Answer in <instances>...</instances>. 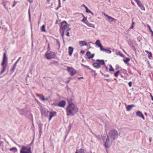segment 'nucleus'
<instances>
[{
	"instance_id": "32",
	"label": "nucleus",
	"mask_w": 153,
	"mask_h": 153,
	"mask_svg": "<svg viewBox=\"0 0 153 153\" xmlns=\"http://www.w3.org/2000/svg\"><path fill=\"white\" fill-rule=\"evenodd\" d=\"M105 51L107 53H111V51L110 50L108 49H106L105 50Z\"/></svg>"
},
{
	"instance_id": "13",
	"label": "nucleus",
	"mask_w": 153,
	"mask_h": 153,
	"mask_svg": "<svg viewBox=\"0 0 153 153\" xmlns=\"http://www.w3.org/2000/svg\"><path fill=\"white\" fill-rule=\"evenodd\" d=\"M66 105V102L64 100H62L59 102L58 105L59 107H64Z\"/></svg>"
},
{
	"instance_id": "26",
	"label": "nucleus",
	"mask_w": 153,
	"mask_h": 153,
	"mask_svg": "<svg viewBox=\"0 0 153 153\" xmlns=\"http://www.w3.org/2000/svg\"><path fill=\"white\" fill-rule=\"evenodd\" d=\"M119 73H120V71H118L117 72H116L114 73V75L116 77H117L118 76V75L119 74Z\"/></svg>"
},
{
	"instance_id": "34",
	"label": "nucleus",
	"mask_w": 153,
	"mask_h": 153,
	"mask_svg": "<svg viewBox=\"0 0 153 153\" xmlns=\"http://www.w3.org/2000/svg\"><path fill=\"white\" fill-rule=\"evenodd\" d=\"M56 42L57 45H58L59 47V48L60 47V42L58 40L56 39Z\"/></svg>"
},
{
	"instance_id": "17",
	"label": "nucleus",
	"mask_w": 153,
	"mask_h": 153,
	"mask_svg": "<svg viewBox=\"0 0 153 153\" xmlns=\"http://www.w3.org/2000/svg\"><path fill=\"white\" fill-rule=\"evenodd\" d=\"M79 45L81 46H87L88 45L87 42L85 41H80L79 42Z\"/></svg>"
},
{
	"instance_id": "62",
	"label": "nucleus",
	"mask_w": 153,
	"mask_h": 153,
	"mask_svg": "<svg viewBox=\"0 0 153 153\" xmlns=\"http://www.w3.org/2000/svg\"><path fill=\"white\" fill-rule=\"evenodd\" d=\"M132 4H133V5H135V4H134V3L133 2H132Z\"/></svg>"
},
{
	"instance_id": "16",
	"label": "nucleus",
	"mask_w": 153,
	"mask_h": 153,
	"mask_svg": "<svg viewBox=\"0 0 153 153\" xmlns=\"http://www.w3.org/2000/svg\"><path fill=\"white\" fill-rule=\"evenodd\" d=\"M7 65H1L2 66V69L1 70V71L0 73V74H2L5 71L6 69V68L7 66Z\"/></svg>"
},
{
	"instance_id": "43",
	"label": "nucleus",
	"mask_w": 153,
	"mask_h": 153,
	"mask_svg": "<svg viewBox=\"0 0 153 153\" xmlns=\"http://www.w3.org/2000/svg\"><path fill=\"white\" fill-rule=\"evenodd\" d=\"M17 64V63L16 62H15V64H14V65H13V67L15 68H16V65Z\"/></svg>"
},
{
	"instance_id": "60",
	"label": "nucleus",
	"mask_w": 153,
	"mask_h": 153,
	"mask_svg": "<svg viewBox=\"0 0 153 153\" xmlns=\"http://www.w3.org/2000/svg\"><path fill=\"white\" fill-rule=\"evenodd\" d=\"M122 50H123V51L126 54H127L126 52L123 49H122Z\"/></svg>"
},
{
	"instance_id": "38",
	"label": "nucleus",
	"mask_w": 153,
	"mask_h": 153,
	"mask_svg": "<svg viewBox=\"0 0 153 153\" xmlns=\"http://www.w3.org/2000/svg\"><path fill=\"white\" fill-rule=\"evenodd\" d=\"M15 68L14 67H13L10 70V71L12 72V73H13L15 70Z\"/></svg>"
},
{
	"instance_id": "14",
	"label": "nucleus",
	"mask_w": 153,
	"mask_h": 153,
	"mask_svg": "<svg viewBox=\"0 0 153 153\" xmlns=\"http://www.w3.org/2000/svg\"><path fill=\"white\" fill-rule=\"evenodd\" d=\"M137 116L142 117L143 120H145V117L142 113L140 111H138L136 113Z\"/></svg>"
},
{
	"instance_id": "57",
	"label": "nucleus",
	"mask_w": 153,
	"mask_h": 153,
	"mask_svg": "<svg viewBox=\"0 0 153 153\" xmlns=\"http://www.w3.org/2000/svg\"><path fill=\"white\" fill-rule=\"evenodd\" d=\"M85 8V7H86L84 4L82 5Z\"/></svg>"
},
{
	"instance_id": "55",
	"label": "nucleus",
	"mask_w": 153,
	"mask_h": 153,
	"mask_svg": "<svg viewBox=\"0 0 153 153\" xmlns=\"http://www.w3.org/2000/svg\"><path fill=\"white\" fill-rule=\"evenodd\" d=\"M52 105H54L55 106H56L58 105L57 104H54V103L52 104Z\"/></svg>"
},
{
	"instance_id": "7",
	"label": "nucleus",
	"mask_w": 153,
	"mask_h": 153,
	"mask_svg": "<svg viewBox=\"0 0 153 153\" xmlns=\"http://www.w3.org/2000/svg\"><path fill=\"white\" fill-rule=\"evenodd\" d=\"M45 55L46 57L48 59L54 58L56 56L55 54L52 52L49 53L47 52L46 53Z\"/></svg>"
},
{
	"instance_id": "29",
	"label": "nucleus",
	"mask_w": 153,
	"mask_h": 153,
	"mask_svg": "<svg viewBox=\"0 0 153 153\" xmlns=\"http://www.w3.org/2000/svg\"><path fill=\"white\" fill-rule=\"evenodd\" d=\"M148 57L150 59H151L152 57V53L151 52H150L148 54Z\"/></svg>"
},
{
	"instance_id": "54",
	"label": "nucleus",
	"mask_w": 153,
	"mask_h": 153,
	"mask_svg": "<svg viewBox=\"0 0 153 153\" xmlns=\"http://www.w3.org/2000/svg\"><path fill=\"white\" fill-rule=\"evenodd\" d=\"M134 23H135L134 22H132V25H134Z\"/></svg>"
},
{
	"instance_id": "2",
	"label": "nucleus",
	"mask_w": 153,
	"mask_h": 153,
	"mask_svg": "<svg viewBox=\"0 0 153 153\" xmlns=\"http://www.w3.org/2000/svg\"><path fill=\"white\" fill-rule=\"evenodd\" d=\"M70 29V28L69 27V25L66 22L64 21L61 23L60 30V32L62 33V36L63 42H64L63 37L64 33L65 31H69Z\"/></svg>"
},
{
	"instance_id": "39",
	"label": "nucleus",
	"mask_w": 153,
	"mask_h": 153,
	"mask_svg": "<svg viewBox=\"0 0 153 153\" xmlns=\"http://www.w3.org/2000/svg\"><path fill=\"white\" fill-rule=\"evenodd\" d=\"M3 142L2 141H0V146L3 147Z\"/></svg>"
},
{
	"instance_id": "40",
	"label": "nucleus",
	"mask_w": 153,
	"mask_h": 153,
	"mask_svg": "<svg viewBox=\"0 0 153 153\" xmlns=\"http://www.w3.org/2000/svg\"><path fill=\"white\" fill-rule=\"evenodd\" d=\"M128 85L130 87H131L132 86V82H130L128 83Z\"/></svg>"
},
{
	"instance_id": "35",
	"label": "nucleus",
	"mask_w": 153,
	"mask_h": 153,
	"mask_svg": "<svg viewBox=\"0 0 153 153\" xmlns=\"http://www.w3.org/2000/svg\"><path fill=\"white\" fill-rule=\"evenodd\" d=\"M86 12L87 13H90L91 12V10H89L87 7H85Z\"/></svg>"
},
{
	"instance_id": "19",
	"label": "nucleus",
	"mask_w": 153,
	"mask_h": 153,
	"mask_svg": "<svg viewBox=\"0 0 153 153\" xmlns=\"http://www.w3.org/2000/svg\"><path fill=\"white\" fill-rule=\"evenodd\" d=\"M85 149L82 148H81L80 149H77L75 153H85Z\"/></svg>"
},
{
	"instance_id": "53",
	"label": "nucleus",
	"mask_w": 153,
	"mask_h": 153,
	"mask_svg": "<svg viewBox=\"0 0 153 153\" xmlns=\"http://www.w3.org/2000/svg\"><path fill=\"white\" fill-rule=\"evenodd\" d=\"M149 141L150 142H151V141H152V138H150L149 140Z\"/></svg>"
},
{
	"instance_id": "52",
	"label": "nucleus",
	"mask_w": 153,
	"mask_h": 153,
	"mask_svg": "<svg viewBox=\"0 0 153 153\" xmlns=\"http://www.w3.org/2000/svg\"><path fill=\"white\" fill-rule=\"evenodd\" d=\"M90 13H91V14L93 16H94V13L91 11V12Z\"/></svg>"
},
{
	"instance_id": "48",
	"label": "nucleus",
	"mask_w": 153,
	"mask_h": 153,
	"mask_svg": "<svg viewBox=\"0 0 153 153\" xmlns=\"http://www.w3.org/2000/svg\"><path fill=\"white\" fill-rule=\"evenodd\" d=\"M27 0L30 3H32L33 2V0Z\"/></svg>"
},
{
	"instance_id": "24",
	"label": "nucleus",
	"mask_w": 153,
	"mask_h": 153,
	"mask_svg": "<svg viewBox=\"0 0 153 153\" xmlns=\"http://www.w3.org/2000/svg\"><path fill=\"white\" fill-rule=\"evenodd\" d=\"M38 96L39 97L40 99L44 101L45 100V99L44 96L42 94L38 95Z\"/></svg>"
},
{
	"instance_id": "51",
	"label": "nucleus",
	"mask_w": 153,
	"mask_h": 153,
	"mask_svg": "<svg viewBox=\"0 0 153 153\" xmlns=\"http://www.w3.org/2000/svg\"><path fill=\"white\" fill-rule=\"evenodd\" d=\"M145 52H146L147 53H148V54L150 52H149V51H147V50H145Z\"/></svg>"
},
{
	"instance_id": "12",
	"label": "nucleus",
	"mask_w": 153,
	"mask_h": 153,
	"mask_svg": "<svg viewBox=\"0 0 153 153\" xmlns=\"http://www.w3.org/2000/svg\"><path fill=\"white\" fill-rule=\"evenodd\" d=\"M19 112L21 114L25 115L29 113V111L27 109L25 108L20 110Z\"/></svg>"
},
{
	"instance_id": "1",
	"label": "nucleus",
	"mask_w": 153,
	"mask_h": 153,
	"mask_svg": "<svg viewBox=\"0 0 153 153\" xmlns=\"http://www.w3.org/2000/svg\"><path fill=\"white\" fill-rule=\"evenodd\" d=\"M66 111L67 116H73L78 111V108L74 104L71 103L67 107Z\"/></svg>"
},
{
	"instance_id": "6",
	"label": "nucleus",
	"mask_w": 153,
	"mask_h": 153,
	"mask_svg": "<svg viewBox=\"0 0 153 153\" xmlns=\"http://www.w3.org/2000/svg\"><path fill=\"white\" fill-rule=\"evenodd\" d=\"M114 141L111 138H110L108 136L107 138L106 139V140L105 142V146L106 148H108L111 145L112 143Z\"/></svg>"
},
{
	"instance_id": "15",
	"label": "nucleus",
	"mask_w": 153,
	"mask_h": 153,
	"mask_svg": "<svg viewBox=\"0 0 153 153\" xmlns=\"http://www.w3.org/2000/svg\"><path fill=\"white\" fill-rule=\"evenodd\" d=\"M136 3L138 6H139L142 10H145V8L143 5L141 3L140 1L139 0L137 1Z\"/></svg>"
},
{
	"instance_id": "27",
	"label": "nucleus",
	"mask_w": 153,
	"mask_h": 153,
	"mask_svg": "<svg viewBox=\"0 0 153 153\" xmlns=\"http://www.w3.org/2000/svg\"><path fill=\"white\" fill-rule=\"evenodd\" d=\"M45 26L44 25H43L42 26V27L41 28V31L42 32H46V30H45Z\"/></svg>"
},
{
	"instance_id": "37",
	"label": "nucleus",
	"mask_w": 153,
	"mask_h": 153,
	"mask_svg": "<svg viewBox=\"0 0 153 153\" xmlns=\"http://www.w3.org/2000/svg\"><path fill=\"white\" fill-rule=\"evenodd\" d=\"M100 50L101 51H105V49L102 46L101 47H100Z\"/></svg>"
},
{
	"instance_id": "31",
	"label": "nucleus",
	"mask_w": 153,
	"mask_h": 153,
	"mask_svg": "<svg viewBox=\"0 0 153 153\" xmlns=\"http://www.w3.org/2000/svg\"><path fill=\"white\" fill-rule=\"evenodd\" d=\"M117 55H120L121 56L124 57L122 53L120 52H119L118 53H116Z\"/></svg>"
},
{
	"instance_id": "59",
	"label": "nucleus",
	"mask_w": 153,
	"mask_h": 153,
	"mask_svg": "<svg viewBox=\"0 0 153 153\" xmlns=\"http://www.w3.org/2000/svg\"><path fill=\"white\" fill-rule=\"evenodd\" d=\"M59 5H61V2H60V1H59Z\"/></svg>"
},
{
	"instance_id": "9",
	"label": "nucleus",
	"mask_w": 153,
	"mask_h": 153,
	"mask_svg": "<svg viewBox=\"0 0 153 153\" xmlns=\"http://www.w3.org/2000/svg\"><path fill=\"white\" fill-rule=\"evenodd\" d=\"M67 70L71 76H73L76 74V71L74 68L69 67H67Z\"/></svg>"
},
{
	"instance_id": "33",
	"label": "nucleus",
	"mask_w": 153,
	"mask_h": 153,
	"mask_svg": "<svg viewBox=\"0 0 153 153\" xmlns=\"http://www.w3.org/2000/svg\"><path fill=\"white\" fill-rule=\"evenodd\" d=\"M83 16H84V18H83L82 19V21L83 22H84L85 23V22H86V20L87 19L86 18H85L84 16L83 15Z\"/></svg>"
},
{
	"instance_id": "36",
	"label": "nucleus",
	"mask_w": 153,
	"mask_h": 153,
	"mask_svg": "<svg viewBox=\"0 0 153 153\" xmlns=\"http://www.w3.org/2000/svg\"><path fill=\"white\" fill-rule=\"evenodd\" d=\"M110 68L109 69V71H114V69L113 68L112 66L111 65H110Z\"/></svg>"
},
{
	"instance_id": "22",
	"label": "nucleus",
	"mask_w": 153,
	"mask_h": 153,
	"mask_svg": "<svg viewBox=\"0 0 153 153\" xmlns=\"http://www.w3.org/2000/svg\"><path fill=\"white\" fill-rule=\"evenodd\" d=\"M95 44L100 48L102 46L99 40H97L95 42Z\"/></svg>"
},
{
	"instance_id": "61",
	"label": "nucleus",
	"mask_w": 153,
	"mask_h": 153,
	"mask_svg": "<svg viewBox=\"0 0 153 153\" xmlns=\"http://www.w3.org/2000/svg\"><path fill=\"white\" fill-rule=\"evenodd\" d=\"M28 14H30V9H29V11H28Z\"/></svg>"
},
{
	"instance_id": "45",
	"label": "nucleus",
	"mask_w": 153,
	"mask_h": 153,
	"mask_svg": "<svg viewBox=\"0 0 153 153\" xmlns=\"http://www.w3.org/2000/svg\"><path fill=\"white\" fill-rule=\"evenodd\" d=\"M147 26H148V27H149V30H150V31L151 32V31H152V30H151V27H150V26L149 25H147Z\"/></svg>"
},
{
	"instance_id": "3",
	"label": "nucleus",
	"mask_w": 153,
	"mask_h": 153,
	"mask_svg": "<svg viewBox=\"0 0 153 153\" xmlns=\"http://www.w3.org/2000/svg\"><path fill=\"white\" fill-rule=\"evenodd\" d=\"M41 114L42 115H45L46 116L48 115L49 116V120L50 121L52 118L56 115L55 112H49L47 110L42 108L41 109Z\"/></svg>"
},
{
	"instance_id": "10",
	"label": "nucleus",
	"mask_w": 153,
	"mask_h": 153,
	"mask_svg": "<svg viewBox=\"0 0 153 153\" xmlns=\"http://www.w3.org/2000/svg\"><path fill=\"white\" fill-rule=\"evenodd\" d=\"M7 65V59L5 53L4 54L3 61L1 64V65Z\"/></svg>"
},
{
	"instance_id": "42",
	"label": "nucleus",
	"mask_w": 153,
	"mask_h": 153,
	"mask_svg": "<svg viewBox=\"0 0 153 153\" xmlns=\"http://www.w3.org/2000/svg\"><path fill=\"white\" fill-rule=\"evenodd\" d=\"M91 72H94V74L96 76L97 75V74L96 73L95 71H94V70H93L92 69H91Z\"/></svg>"
},
{
	"instance_id": "46",
	"label": "nucleus",
	"mask_w": 153,
	"mask_h": 153,
	"mask_svg": "<svg viewBox=\"0 0 153 153\" xmlns=\"http://www.w3.org/2000/svg\"><path fill=\"white\" fill-rule=\"evenodd\" d=\"M16 1H14V4L13 5V6H12L13 7H14L15 6V5H16Z\"/></svg>"
},
{
	"instance_id": "41",
	"label": "nucleus",
	"mask_w": 153,
	"mask_h": 153,
	"mask_svg": "<svg viewBox=\"0 0 153 153\" xmlns=\"http://www.w3.org/2000/svg\"><path fill=\"white\" fill-rule=\"evenodd\" d=\"M68 31H65V32H67V33L66 34V36H70L69 33V32Z\"/></svg>"
},
{
	"instance_id": "49",
	"label": "nucleus",
	"mask_w": 153,
	"mask_h": 153,
	"mask_svg": "<svg viewBox=\"0 0 153 153\" xmlns=\"http://www.w3.org/2000/svg\"><path fill=\"white\" fill-rule=\"evenodd\" d=\"M133 28H134V25H132L131 27L130 28V29H133Z\"/></svg>"
},
{
	"instance_id": "23",
	"label": "nucleus",
	"mask_w": 153,
	"mask_h": 153,
	"mask_svg": "<svg viewBox=\"0 0 153 153\" xmlns=\"http://www.w3.org/2000/svg\"><path fill=\"white\" fill-rule=\"evenodd\" d=\"M135 106V105H128L127 107H126V108L127 111H129L131 110V108Z\"/></svg>"
},
{
	"instance_id": "8",
	"label": "nucleus",
	"mask_w": 153,
	"mask_h": 153,
	"mask_svg": "<svg viewBox=\"0 0 153 153\" xmlns=\"http://www.w3.org/2000/svg\"><path fill=\"white\" fill-rule=\"evenodd\" d=\"M20 153H31L30 148L25 146H23L20 151Z\"/></svg>"
},
{
	"instance_id": "18",
	"label": "nucleus",
	"mask_w": 153,
	"mask_h": 153,
	"mask_svg": "<svg viewBox=\"0 0 153 153\" xmlns=\"http://www.w3.org/2000/svg\"><path fill=\"white\" fill-rule=\"evenodd\" d=\"M86 55L88 57V58L89 59L92 58L94 56V54H91V53L89 51H88L86 53Z\"/></svg>"
},
{
	"instance_id": "44",
	"label": "nucleus",
	"mask_w": 153,
	"mask_h": 153,
	"mask_svg": "<svg viewBox=\"0 0 153 153\" xmlns=\"http://www.w3.org/2000/svg\"><path fill=\"white\" fill-rule=\"evenodd\" d=\"M21 59V57H19V58L18 60L16 62L18 63V62L20 61V60Z\"/></svg>"
},
{
	"instance_id": "21",
	"label": "nucleus",
	"mask_w": 153,
	"mask_h": 153,
	"mask_svg": "<svg viewBox=\"0 0 153 153\" xmlns=\"http://www.w3.org/2000/svg\"><path fill=\"white\" fill-rule=\"evenodd\" d=\"M73 51V48L72 47H69L68 48V53L70 56H71Z\"/></svg>"
},
{
	"instance_id": "63",
	"label": "nucleus",
	"mask_w": 153,
	"mask_h": 153,
	"mask_svg": "<svg viewBox=\"0 0 153 153\" xmlns=\"http://www.w3.org/2000/svg\"><path fill=\"white\" fill-rule=\"evenodd\" d=\"M45 100H48V98H45Z\"/></svg>"
},
{
	"instance_id": "20",
	"label": "nucleus",
	"mask_w": 153,
	"mask_h": 153,
	"mask_svg": "<svg viewBox=\"0 0 153 153\" xmlns=\"http://www.w3.org/2000/svg\"><path fill=\"white\" fill-rule=\"evenodd\" d=\"M85 23L88 26L92 27H93L94 28H95V26L94 25L90 23L88 21H87L86 22H85Z\"/></svg>"
},
{
	"instance_id": "30",
	"label": "nucleus",
	"mask_w": 153,
	"mask_h": 153,
	"mask_svg": "<svg viewBox=\"0 0 153 153\" xmlns=\"http://www.w3.org/2000/svg\"><path fill=\"white\" fill-rule=\"evenodd\" d=\"M68 103H72V100L71 98H69L68 99Z\"/></svg>"
},
{
	"instance_id": "64",
	"label": "nucleus",
	"mask_w": 153,
	"mask_h": 153,
	"mask_svg": "<svg viewBox=\"0 0 153 153\" xmlns=\"http://www.w3.org/2000/svg\"><path fill=\"white\" fill-rule=\"evenodd\" d=\"M151 32L152 33V35L153 36V31H151Z\"/></svg>"
},
{
	"instance_id": "58",
	"label": "nucleus",
	"mask_w": 153,
	"mask_h": 153,
	"mask_svg": "<svg viewBox=\"0 0 153 153\" xmlns=\"http://www.w3.org/2000/svg\"><path fill=\"white\" fill-rule=\"evenodd\" d=\"M83 78V77H80L78 78L79 79H81Z\"/></svg>"
},
{
	"instance_id": "11",
	"label": "nucleus",
	"mask_w": 153,
	"mask_h": 153,
	"mask_svg": "<svg viewBox=\"0 0 153 153\" xmlns=\"http://www.w3.org/2000/svg\"><path fill=\"white\" fill-rule=\"evenodd\" d=\"M104 15L107 17V18L110 23L115 22L116 20V19L108 16V15L105 14H104Z\"/></svg>"
},
{
	"instance_id": "47",
	"label": "nucleus",
	"mask_w": 153,
	"mask_h": 153,
	"mask_svg": "<svg viewBox=\"0 0 153 153\" xmlns=\"http://www.w3.org/2000/svg\"><path fill=\"white\" fill-rule=\"evenodd\" d=\"M104 76L106 77H109V75L108 74H106V75H104Z\"/></svg>"
},
{
	"instance_id": "4",
	"label": "nucleus",
	"mask_w": 153,
	"mask_h": 153,
	"mask_svg": "<svg viewBox=\"0 0 153 153\" xmlns=\"http://www.w3.org/2000/svg\"><path fill=\"white\" fill-rule=\"evenodd\" d=\"M118 135V132L115 130H113L110 131L108 136L114 141V140L117 138Z\"/></svg>"
},
{
	"instance_id": "56",
	"label": "nucleus",
	"mask_w": 153,
	"mask_h": 153,
	"mask_svg": "<svg viewBox=\"0 0 153 153\" xmlns=\"http://www.w3.org/2000/svg\"><path fill=\"white\" fill-rule=\"evenodd\" d=\"M29 20H30V21H31V17H30V16H29Z\"/></svg>"
},
{
	"instance_id": "25",
	"label": "nucleus",
	"mask_w": 153,
	"mask_h": 153,
	"mask_svg": "<svg viewBox=\"0 0 153 153\" xmlns=\"http://www.w3.org/2000/svg\"><path fill=\"white\" fill-rule=\"evenodd\" d=\"M10 150L11 151H13L14 152H16L17 151V149L16 147H13L11 148Z\"/></svg>"
},
{
	"instance_id": "28",
	"label": "nucleus",
	"mask_w": 153,
	"mask_h": 153,
	"mask_svg": "<svg viewBox=\"0 0 153 153\" xmlns=\"http://www.w3.org/2000/svg\"><path fill=\"white\" fill-rule=\"evenodd\" d=\"M130 60V59H129L128 58H126V59L124 60V62L126 63H127Z\"/></svg>"
},
{
	"instance_id": "5",
	"label": "nucleus",
	"mask_w": 153,
	"mask_h": 153,
	"mask_svg": "<svg viewBox=\"0 0 153 153\" xmlns=\"http://www.w3.org/2000/svg\"><path fill=\"white\" fill-rule=\"evenodd\" d=\"M105 64L104 60L97 59L96 61V62L94 63V67L98 68H100L101 65H105Z\"/></svg>"
},
{
	"instance_id": "50",
	"label": "nucleus",
	"mask_w": 153,
	"mask_h": 153,
	"mask_svg": "<svg viewBox=\"0 0 153 153\" xmlns=\"http://www.w3.org/2000/svg\"><path fill=\"white\" fill-rule=\"evenodd\" d=\"M85 67L86 68H88L89 69H91V68H89V66H87V65L85 66Z\"/></svg>"
}]
</instances>
